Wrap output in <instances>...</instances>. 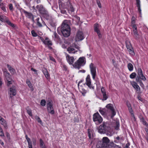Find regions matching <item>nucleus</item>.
<instances>
[{"label": "nucleus", "mask_w": 148, "mask_h": 148, "mask_svg": "<svg viewBox=\"0 0 148 148\" xmlns=\"http://www.w3.org/2000/svg\"><path fill=\"white\" fill-rule=\"evenodd\" d=\"M110 145L111 146L113 147H115V148H121V147L119 146L118 145H117L113 143H110Z\"/></svg>", "instance_id": "42"}, {"label": "nucleus", "mask_w": 148, "mask_h": 148, "mask_svg": "<svg viewBox=\"0 0 148 148\" xmlns=\"http://www.w3.org/2000/svg\"><path fill=\"white\" fill-rule=\"evenodd\" d=\"M7 66L9 71L12 75H14L16 73V72L15 69L13 68L11 66L8 64H7Z\"/></svg>", "instance_id": "22"}, {"label": "nucleus", "mask_w": 148, "mask_h": 148, "mask_svg": "<svg viewBox=\"0 0 148 148\" xmlns=\"http://www.w3.org/2000/svg\"><path fill=\"white\" fill-rule=\"evenodd\" d=\"M84 38V34L83 32L81 31H78L75 36V41H81Z\"/></svg>", "instance_id": "11"}, {"label": "nucleus", "mask_w": 148, "mask_h": 148, "mask_svg": "<svg viewBox=\"0 0 148 148\" xmlns=\"http://www.w3.org/2000/svg\"><path fill=\"white\" fill-rule=\"evenodd\" d=\"M27 113L30 116H32V110L31 109H27Z\"/></svg>", "instance_id": "47"}, {"label": "nucleus", "mask_w": 148, "mask_h": 148, "mask_svg": "<svg viewBox=\"0 0 148 148\" xmlns=\"http://www.w3.org/2000/svg\"><path fill=\"white\" fill-rule=\"evenodd\" d=\"M86 85L90 88L93 89H94V86L92 85L91 84V82L89 75H88L86 78Z\"/></svg>", "instance_id": "15"}, {"label": "nucleus", "mask_w": 148, "mask_h": 148, "mask_svg": "<svg viewBox=\"0 0 148 148\" xmlns=\"http://www.w3.org/2000/svg\"><path fill=\"white\" fill-rule=\"evenodd\" d=\"M128 110L130 113L131 114V116L132 117V119L134 121H135L136 119L134 116V115L133 113V112L132 110V107L128 108Z\"/></svg>", "instance_id": "29"}, {"label": "nucleus", "mask_w": 148, "mask_h": 148, "mask_svg": "<svg viewBox=\"0 0 148 148\" xmlns=\"http://www.w3.org/2000/svg\"><path fill=\"white\" fill-rule=\"evenodd\" d=\"M22 12L26 17L31 19L33 22H34V16L32 13L28 12L25 10H23Z\"/></svg>", "instance_id": "14"}, {"label": "nucleus", "mask_w": 148, "mask_h": 148, "mask_svg": "<svg viewBox=\"0 0 148 148\" xmlns=\"http://www.w3.org/2000/svg\"><path fill=\"white\" fill-rule=\"evenodd\" d=\"M106 107L111 110H113L114 109L113 105L111 103L107 104Z\"/></svg>", "instance_id": "33"}, {"label": "nucleus", "mask_w": 148, "mask_h": 148, "mask_svg": "<svg viewBox=\"0 0 148 148\" xmlns=\"http://www.w3.org/2000/svg\"><path fill=\"white\" fill-rule=\"evenodd\" d=\"M36 8L41 15L45 18H47L49 17L48 12L42 5H37L36 6Z\"/></svg>", "instance_id": "3"}, {"label": "nucleus", "mask_w": 148, "mask_h": 148, "mask_svg": "<svg viewBox=\"0 0 148 148\" xmlns=\"http://www.w3.org/2000/svg\"><path fill=\"white\" fill-rule=\"evenodd\" d=\"M96 146L98 148L106 147L102 141H99L97 142Z\"/></svg>", "instance_id": "30"}, {"label": "nucleus", "mask_w": 148, "mask_h": 148, "mask_svg": "<svg viewBox=\"0 0 148 148\" xmlns=\"http://www.w3.org/2000/svg\"><path fill=\"white\" fill-rule=\"evenodd\" d=\"M93 121L96 124L101 123L102 121V119L98 112L95 113L93 115Z\"/></svg>", "instance_id": "6"}, {"label": "nucleus", "mask_w": 148, "mask_h": 148, "mask_svg": "<svg viewBox=\"0 0 148 148\" xmlns=\"http://www.w3.org/2000/svg\"><path fill=\"white\" fill-rule=\"evenodd\" d=\"M104 145H105L106 147H107V144L109 143V140L107 137H104L102 139V141Z\"/></svg>", "instance_id": "25"}, {"label": "nucleus", "mask_w": 148, "mask_h": 148, "mask_svg": "<svg viewBox=\"0 0 148 148\" xmlns=\"http://www.w3.org/2000/svg\"><path fill=\"white\" fill-rule=\"evenodd\" d=\"M136 2V5L138 8V10L140 13H141V9H140V0H135Z\"/></svg>", "instance_id": "26"}, {"label": "nucleus", "mask_w": 148, "mask_h": 148, "mask_svg": "<svg viewBox=\"0 0 148 148\" xmlns=\"http://www.w3.org/2000/svg\"><path fill=\"white\" fill-rule=\"evenodd\" d=\"M126 45L127 49L130 48L132 49V46L130 42L128 40H126L125 42Z\"/></svg>", "instance_id": "34"}, {"label": "nucleus", "mask_w": 148, "mask_h": 148, "mask_svg": "<svg viewBox=\"0 0 148 148\" xmlns=\"http://www.w3.org/2000/svg\"><path fill=\"white\" fill-rule=\"evenodd\" d=\"M31 70L32 71H33L34 72H35V73L36 74H37V71L36 69H34L33 68H32L31 69Z\"/></svg>", "instance_id": "54"}, {"label": "nucleus", "mask_w": 148, "mask_h": 148, "mask_svg": "<svg viewBox=\"0 0 148 148\" xmlns=\"http://www.w3.org/2000/svg\"><path fill=\"white\" fill-rule=\"evenodd\" d=\"M100 25L98 23H96L94 25V30L95 32H96L99 38H101L102 37V35L100 33V31L99 29Z\"/></svg>", "instance_id": "12"}, {"label": "nucleus", "mask_w": 148, "mask_h": 148, "mask_svg": "<svg viewBox=\"0 0 148 148\" xmlns=\"http://www.w3.org/2000/svg\"><path fill=\"white\" fill-rule=\"evenodd\" d=\"M127 105L128 108H129L131 107V104L127 102Z\"/></svg>", "instance_id": "58"}, {"label": "nucleus", "mask_w": 148, "mask_h": 148, "mask_svg": "<svg viewBox=\"0 0 148 148\" xmlns=\"http://www.w3.org/2000/svg\"><path fill=\"white\" fill-rule=\"evenodd\" d=\"M70 29V28L68 24V21L66 20H64L62 24L61 28V32Z\"/></svg>", "instance_id": "10"}, {"label": "nucleus", "mask_w": 148, "mask_h": 148, "mask_svg": "<svg viewBox=\"0 0 148 148\" xmlns=\"http://www.w3.org/2000/svg\"><path fill=\"white\" fill-rule=\"evenodd\" d=\"M3 71L5 79L7 82V86H9L14 82V81L11 78V76L10 73L6 69L4 70Z\"/></svg>", "instance_id": "1"}, {"label": "nucleus", "mask_w": 148, "mask_h": 148, "mask_svg": "<svg viewBox=\"0 0 148 148\" xmlns=\"http://www.w3.org/2000/svg\"><path fill=\"white\" fill-rule=\"evenodd\" d=\"M37 21V25L40 27H42L43 25H45V24L42 18L40 19L39 17H38L36 20Z\"/></svg>", "instance_id": "16"}, {"label": "nucleus", "mask_w": 148, "mask_h": 148, "mask_svg": "<svg viewBox=\"0 0 148 148\" xmlns=\"http://www.w3.org/2000/svg\"><path fill=\"white\" fill-rule=\"evenodd\" d=\"M105 109L104 108H100L99 110L100 113L102 115H105Z\"/></svg>", "instance_id": "41"}, {"label": "nucleus", "mask_w": 148, "mask_h": 148, "mask_svg": "<svg viewBox=\"0 0 148 148\" xmlns=\"http://www.w3.org/2000/svg\"><path fill=\"white\" fill-rule=\"evenodd\" d=\"M27 142L28 145H32V143L30 139L28 141H27Z\"/></svg>", "instance_id": "60"}, {"label": "nucleus", "mask_w": 148, "mask_h": 148, "mask_svg": "<svg viewBox=\"0 0 148 148\" xmlns=\"http://www.w3.org/2000/svg\"><path fill=\"white\" fill-rule=\"evenodd\" d=\"M46 101L45 99H42L40 101V104L42 106H45V105Z\"/></svg>", "instance_id": "46"}, {"label": "nucleus", "mask_w": 148, "mask_h": 148, "mask_svg": "<svg viewBox=\"0 0 148 148\" xmlns=\"http://www.w3.org/2000/svg\"><path fill=\"white\" fill-rule=\"evenodd\" d=\"M75 18L77 20V22H78L80 20V18L78 16H76L75 17Z\"/></svg>", "instance_id": "57"}, {"label": "nucleus", "mask_w": 148, "mask_h": 148, "mask_svg": "<svg viewBox=\"0 0 148 148\" xmlns=\"http://www.w3.org/2000/svg\"><path fill=\"white\" fill-rule=\"evenodd\" d=\"M36 119L38 121L39 123H42V122L40 120V118L38 116H36Z\"/></svg>", "instance_id": "51"}, {"label": "nucleus", "mask_w": 148, "mask_h": 148, "mask_svg": "<svg viewBox=\"0 0 148 148\" xmlns=\"http://www.w3.org/2000/svg\"><path fill=\"white\" fill-rule=\"evenodd\" d=\"M42 71L46 77L47 79H48L49 77V75L47 70L46 69H45L43 70Z\"/></svg>", "instance_id": "32"}, {"label": "nucleus", "mask_w": 148, "mask_h": 148, "mask_svg": "<svg viewBox=\"0 0 148 148\" xmlns=\"http://www.w3.org/2000/svg\"><path fill=\"white\" fill-rule=\"evenodd\" d=\"M70 29H69V30L64 31L63 32H61L63 36L65 37H67L69 36L70 34Z\"/></svg>", "instance_id": "24"}, {"label": "nucleus", "mask_w": 148, "mask_h": 148, "mask_svg": "<svg viewBox=\"0 0 148 148\" xmlns=\"http://www.w3.org/2000/svg\"><path fill=\"white\" fill-rule=\"evenodd\" d=\"M40 141L41 148H46L45 143L43 140L41 139H40Z\"/></svg>", "instance_id": "37"}, {"label": "nucleus", "mask_w": 148, "mask_h": 148, "mask_svg": "<svg viewBox=\"0 0 148 148\" xmlns=\"http://www.w3.org/2000/svg\"><path fill=\"white\" fill-rule=\"evenodd\" d=\"M1 0H0V8L4 12H6L5 8V4L1 2Z\"/></svg>", "instance_id": "27"}, {"label": "nucleus", "mask_w": 148, "mask_h": 148, "mask_svg": "<svg viewBox=\"0 0 148 148\" xmlns=\"http://www.w3.org/2000/svg\"><path fill=\"white\" fill-rule=\"evenodd\" d=\"M5 22L8 24V25H9L10 26L12 27H15V25L11 23L9 20H8L7 19L6 20Z\"/></svg>", "instance_id": "40"}, {"label": "nucleus", "mask_w": 148, "mask_h": 148, "mask_svg": "<svg viewBox=\"0 0 148 148\" xmlns=\"http://www.w3.org/2000/svg\"><path fill=\"white\" fill-rule=\"evenodd\" d=\"M7 19L6 17L5 16H0V21L2 22H5Z\"/></svg>", "instance_id": "38"}, {"label": "nucleus", "mask_w": 148, "mask_h": 148, "mask_svg": "<svg viewBox=\"0 0 148 148\" xmlns=\"http://www.w3.org/2000/svg\"><path fill=\"white\" fill-rule=\"evenodd\" d=\"M26 84H27L28 86L30 88H32V86L30 82V81L29 80H27L26 81Z\"/></svg>", "instance_id": "43"}, {"label": "nucleus", "mask_w": 148, "mask_h": 148, "mask_svg": "<svg viewBox=\"0 0 148 148\" xmlns=\"http://www.w3.org/2000/svg\"><path fill=\"white\" fill-rule=\"evenodd\" d=\"M127 68L130 71H132L133 69V66L131 63H129L127 64Z\"/></svg>", "instance_id": "35"}, {"label": "nucleus", "mask_w": 148, "mask_h": 148, "mask_svg": "<svg viewBox=\"0 0 148 148\" xmlns=\"http://www.w3.org/2000/svg\"><path fill=\"white\" fill-rule=\"evenodd\" d=\"M133 87L135 88L137 93H139L140 91V88L137 84L134 82H131Z\"/></svg>", "instance_id": "19"}, {"label": "nucleus", "mask_w": 148, "mask_h": 148, "mask_svg": "<svg viewBox=\"0 0 148 148\" xmlns=\"http://www.w3.org/2000/svg\"><path fill=\"white\" fill-rule=\"evenodd\" d=\"M128 49V51L129 52V53L131 56H134L135 55L134 52L133 51V48L132 47V49L130 48H128V49Z\"/></svg>", "instance_id": "36"}, {"label": "nucleus", "mask_w": 148, "mask_h": 148, "mask_svg": "<svg viewBox=\"0 0 148 148\" xmlns=\"http://www.w3.org/2000/svg\"><path fill=\"white\" fill-rule=\"evenodd\" d=\"M141 121L142 122L144 125H146V126L148 125V124L145 121L144 119L143 118H142L141 119Z\"/></svg>", "instance_id": "48"}, {"label": "nucleus", "mask_w": 148, "mask_h": 148, "mask_svg": "<svg viewBox=\"0 0 148 148\" xmlns=\"http://www.w3.org/2000/svg\"><path fill=\"white\" fill-rule=\"evenodd\" d=\"M0 136H4V134L1 128L0 127Z\"/></svg>", "instance_id": "50"}, {"label": "nucleus", "mask_w": 148, "mask_h": 148, "mask_svg": "<svg viewBox=\"0 0 148 148\" xmlns=\"http://www.w3.org/2000/svg\"><path fill=\"white\" fill-rule=\"evenodd\" d=\"M132 27L133 28V33L134 35L136 37L138 38V34L137 30L136 25L135 24H134L132 26Z\"/></svg>", "instance_id": "23"}, {"label": "nucleus", "mask_w": 148, "mask_h": 148, "mask_svg": "<svg viewBox=\"0 0 148 148\" xmlns=\"http://www.w3.org/2000/svg\"><path fill=\"white\" fill-rule=\"evenodd\" d=\"M9 8L11 10H12L13 9V5L12 4L10 3L9 5Z\"/></svg>", "instance_id": "52"}, {"label": "nucleus", "mask_w": 148, "mask_h": 148, "mask_svg": "<svg viewBox=\"0 0 148 148\" xmlns=\"http://www.w3.org/2000/svg\"><path fill=\"white\" fill-rule=\"evenodd\" d=\"M138 75L139 77L145 81L146 80V78L145 76L143 75L142 69L140 68H139L138 69Z\"/></svg>", "instance_id": "17"}, {"label": "nucleus", "mask_w": 148, "mask_h": 148, "mask_svg": "<svg viewBox=\"0 0 148 148\" xmlns=\"http://www.w3.org/2000/svg\"><path fill=\"white\" fill-rule=\"evenodd\" d=\"M49 58L50 60H52V61H53L54 62H55V60L53 57H50Z\"/></svg>", "instance_id": "59"}, {"label": "nucleus", "mask_w": 148, "mask_h": 148, "mask_svg": "<svg viewBox=\"0 0 148 148\" xmlns=\"http://www.w3.org/2000/svg\"><path fill=\"white\" fill-rule=\"evenodd\" d=\"M134 18H133V17L132 18V26H133V25L134 24H134V23H135V21H134Z\"/></svg>", "instance_id": "53"}, {"label": "nucleus", "mask_w": 148, "mask_h": 148, "mask_svg": "<svg viewBox=\"0 0 148 148\" xmlns=\"http://www.w3.org/2000/svg\"><path fill=\"white\" fill-rule=\"evenodd\" d=\"M51 25L53 27L55 26L56 25V23L55 22L53 23L51 22L50 23Z\"/></svg>", "instance_id": "55"}, {"label": "nucleus", "mask_w": 148, "mask_h": 148, "mask_svg": "<svg viewBox=\"0 0 148 148\" xmlns=\"http://www.w3.org/2000/svg\"><path fill=\"white\" fill-rule=\"evenodd\" d=\"M64 8L67 9L71 15L74 14V9L71 5L70 1L68 0L67 2L65 4Z\"/></svg>", "instance_id": "7"}, {"label": "nucleus", "mask_w": 148, "mask_h": 148, "mask_svg": "<svg viewBox=\"0 0 148 148\" xmlns=\"http://www.w3.org/2000/svg\"><path fill=\"white\" fill-rule=\"evenodd\" d=\"M97 4L98 7L99 8H101V4L99 2L97 1Z\"/></svg>", "instance_id": "61"}, {"label": "nucleus", "mask_w": 148, "mask_h": 148, "mask_svg": "<svg viewBox=\"0 0 148 148\" xmlns=\"http://www.w3.org/2000/svg\"><path fill=\"white\" fill-rule=\"evenodd\" d=\"M40 39L46 45H47L49 47L50 49H51V47L49 46L52 45V43L51 41L47 37L44 40L43 38H40Z\"/></svg>", "instance_id": "13"}, {"label": "nucleus", "mask_w": 148, "mask_h": 148, "mask_svg": "<svg viewBox=\"0 0 148 148\" xmlns=\"http://www.w3.org/2000/svg\"><path fill=\"white\" fill-rule=\"evenodd\" d=\"M82 82L83 81L82 80H81L79 82L78 84V87L79 91L82 94V95L84 96H85L87 91L85 90L83 88L82 84H83L84 86H85V84H82Z\"/></svg>", "instance_id": "8"}, {"label": "nucleus", "mask_w": 148, "mask_h": 148, "mask_svg": "<svg viewBox=\"0 0 148 148\" xmlns=\"http://www.w3.org/2000/svg\"><path fill=\"white\" fill-rule=\"evenodd\" d=\"M136 75V73L134 72H133L130 75V77L131 79H134Z\"/></svg>", "instance_id": "44"}, {"label": "nucleus", "mask_w": 148, "mask_h": 148, "mask_svg": "<svg viewBox=\"0 0 148 148\" xmlns=\"http://www.w3.org/2000/svg\"><path fill=\"white\" fill-rule=\"evenodd\" d=\"M89 67L92 78L93 79H94L96 75V67L93 63H91L89 65Z\"/></svg>", "instance_id": "9"}, {"label": "nucleus", "mask_w": 148, "mask_h": 148, "mask_svg": "<svg viewBox=\"0 0 148 148\" xmlns=\"http://www.w3.org/2000/svg\"><path fill=\"white\" fill-rule=\"evenodd\" d=\"M101 91L102 93V95L103 96V98L102 99V100L103 101L106 100L108 98V97L106 95V92L105 91V89L102 87H101Z\"/></svg>", "instance_id": "21"}, {"label": "nucleus", "mask_w": 148, "mask_h": 148, "mask_svg": "<svg viewBox=\"0 0 148 148\" xmlns=\"http://www.w3.org/2000/svg\"><path fill=\"white\" fill-rule=\"evenodd\" d=\"M61 12L63 14H66V11L65 10H61Z\"/></svg>", "instance_id": "56"}, {"label": "nucleus", "mask_w": 148, "mask_h": 148, "mask_svg": "<svg viewBox=\"0 0 148 148\" xmlns=\"http://www.w3.org/2000/svg\"><path fill=\"white\" fill-rule=\"evenodd\" d=\"M109 128L108 124L106 123H103L98 128V132L100 134H104L108 131Z\"/></svg>", "instance_id": "4"}, {"label": "nucleus", "mask_w": 148, "mask_h": 148, "mask_svg": "<svg viewBox=\"0 0 148 148\" xmlns=\"http://www.w3.org/2000/svg\"><path fill=\"white\" fill-rule=\"evenodd\" d=\"M66 58L69 64H73L75 61V59L73 57L70 56L69 55H67L66 56Z\"/></svg>", "instance_id": "20"}, {"label": "nucleus", "mask_w": 148, "mask_h": 148, "mask_svg": "<svg viewBox=\"0 0 148 148\" xmlns=\"http://www.w3.org/2000/svg\"><path fill=\"white\" fill-rule=\"evenodd\" d=\"M136 81L138 82H139L140 83V86L142 87L143 88H144L145 86L140 81H139V78L137 77L136 78Z\"/></svg>", "instance_id": "39"}, {"label": "nucleus", "mask_w": 148, "mask_h": 148, "mask_svg": "<svg viewBox=\"0 0 148 148\" xmlns=\"http://www.w3.org/2000/svg\"><path fill=\"white\" fill-rule=\"evenodd\" d=\"M25 138L26 139L27 141H28L30 139V138H29L28 137V136L26 134L25 135Z\"/></svg>", "instance_id": "63"}, {"label": "nucleus", "mask_w": 148, "mask_h": 148, "mask_svg": "<svg viewBox=\"0 0 148 148\" xmlns=\"http://www.w3.org/2000/svg\"><path fill=\"white\" fill-rule=\"evenodd\" d=\"M31 34L32 36L34 37H36L37 36V34L35 32L34 30H32L31 31Z\"/></svg>", "instance_id": "45"}, {"label": "nucleus", "mask_w": 148, "mask_h": 148, "mask_svg": "<svg viewBox=\"0 0 148 148\" xmlns=\"http://www.w3.org/2000/svg\"><path fill=\"white\" fill-rule=\"evenodd\" d=\"M86 63V60L84 57H80L73 65L74 67L79 69L80 67L84 65Z\"/></svg>", "instance_id": "2"}, {"label": "nucleus", "mask_w": 148, "mask_h": 148, "mask_svg": "<svg viewBox=\"0 0 148 148\" xmlns=\"http://www.w3.org/2000/svg\"><path fill=\"white\" fill-rule=\"evenodd\" d=\"M0 123L5 127L7 126L6 122L4 119L0 116Z\"/></svg>", "instance_id": "31"}, {"label": "nucleus", "mask_w": 148, "mask_h": 148, "mask_svg": "<svg viewBox=\"0 0 148 148\" xmlns=\"http://www.w3.org/2000/svg\"><path fill=\"white\" fill-rule=\"evenodd\" d=\"M33 145H36V140L35 139H33Z\"/></svg>", "instance_id": "62"}, {"label": "nucleus", "mask_w": 148, "mask_h": 148, "mask_svg": "<svg viewBox=\"0 0 148 148\" xmlns=\"http://www.w3.org/2000/svg\"><path fill=\"white\" fill-rule=\"evenodd\" d=\"M9 93L10 97H11L12 96H15L16 94V91L15 87L13 86L10 88Z\"/></svg>", "instance_id": "18"}, {"label": "nucleus", "mask_w": 148, "mask_h": 148, "mask_svg": "<svg viewBox=\"0 0 148 148\" xmlns=\"http://www.w3.org/2000/svg\"><path fill=\"white\" fill-rule=\"evenodd\" d=\"M111 111L112 112V115L113 116L115 115L116 114V113L114 111V110H111Z\"/></svg>", "instance_id": "64"}, {"label": "nucleus", "mask_w": 148, "mask_h": 148, "mask_svg": "<svg viewBox=\"0 0 148 148\" xmlns=\"http://www.w3.org/2000/svg\"><path fill=\"white\" fill-rule=\"evenodd\" d=\"M67 50L69 53H74L77 51H75L74 48L72 47L68 48Z\"/></svg>", "instance_id": "28"}, {"label": "nucleus", "mask_w": 148, "mask_h": 148, "mask_svg": "<svg viewBox=\"0 0 148 148\" xmlns=\"http://www.w3.org/2000/svg\"><path fill=\"white\" fill-rule=\"evenodd\" d=\"M88 137L89 138H90L91 137L92 132L90 129L88 130Z\"/></svg>", "instance_id": "49"}, {"label": "nucleus", "mask_w": 148, "mask_h": 148, "mask_svg": "<svg viewBox=\"0 0 148 148\" xmlns=\"http://www.w3.org/2000/svg\"><path fill=\"white\" fill-rule=\"evenodd\" d=\"M53 105V103L52 101H47V111L49 113L52 114H54L55 113Z\"/></svg>", "instance_id": "5"}]
</instances>
